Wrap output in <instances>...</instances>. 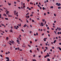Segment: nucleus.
I'll list each match as a JSON object with an SVG mask.
<instances>
[{
    "mask_svg": "<svg viewBox=\"0 0 61 61\" xmlns=\"http://www.w3.org/2000/svg\"><path fill=\"white\" fill-rule=\"evenodd\" d=\"M56 5H57L58 6H60L61 5V4H60V3H57L56 4Z\"/></svg>",
    "mask_w": 61,
    "mask_h": 61,
    "instance_id": "1",
    "label": "nucleus"
},
{
    "mask_svg": "<svg viewBox=\"0 0 61 61\" xmlns=\"http://www.w3.org/2000/svg\"><path fill=\"white\" fill-rule=\"evenodd\" d=\"M5 58L8 60L7 61H9V57H6Z\"/></svg>",
    "mask_w": 61,
    "mask_h": 61,
    "instance_id": "2",
    "label": "nucleus"
},
{
    "mask_svg": "<svg viewBox=\"0 0 61 61\" xmlns=\"http://www.w3.org/2000/svg\"><path fill=\"white\" fill-rule=\"evenodd\" d=\"M44 24L42 23H41L40 24V26H44Z\"/></svg>",
    "mask_w": 61,
    "mask_h": 61,
    "instance_id": "3",
    "label": "nucleus"
},
{
    "mask_svg": "<svg viewBox=\"0 0 61 61\" xmlns=\"http://www.w3.org/2000/svg\"><path fill=\"white\" fill-rule=\"evenodd\" d=\"M57 29H58V31H60L61 30V28H58L57 27Z\"/></svg>",
    "mask_w": 61,
    "mask_h": 61,
    "instance_id": "4",
    "label": "nucleus"
},
{
    "mask_svg": "<svg viewBox=\"0 0 61 61\" xmlns=\"http://www.w3.org/2000/svg\"><path fill=\"white\" fill-rule=\"evenodd\" d=\"M26 26H27V25L26 24H25L24 25L23 27H25Z\"/></svg>",
    "mask_w": 61,
    "mask_h": 61,
    "instance_id": "5",
    "label": "nucleus"
},
{
    "mask_svg": "<svg viewBox=\"0 0 61 61\" xmlns=\"http://www.w3.org/2000/svg\"><path fill=\"white\" fill-rule=\"evenodd\" d=\"M18 26H21V23L20 24V25L19 24H18Z\"/></svg>",
    "mask_w": 61,
    "mask_h": 61,
    "instance_id": "6",
    "label": "nucleus"
},
{
    "mask_svg": "<svg viewBox=\"0 0 61 61\" xmlns=\"http://www.w3.org/2000/svg\"><path fill=\"white\" fill-rule=\"evenodd\" d=\"M15 42H14V41H11V44H14Z\"/></svg>",
    "mask_w": 61,
    "mask_h": 61,
    "instance_id": "7",
    "label": "nucleus"
},
{
    "mask_svg": "<svg viewBox=\"0 0 61 61\" xmlns=\"http://www.w3.org/2000/svg\"><path fill=\"white\" fill-rule=\"evenodd\" d=\"M56 40H54L53 42L54 44H55V43L56 42Z\"/></svg>",
    "mask_w": 61,
    "mask_h": 61,
    "instance_id": "8",
    "label": "nucleus"
},
{
    "mask_svg": "<svg viewBox=\"0 0 61 61\" xmlns=\"http://www.w3.org/2000/svg\"><path fill=\"white\" fill-rule=\"evenodd\" d=\"M9 39V38H8V37H6V39L7 40V41Z\"/></svg>",
    "mask_w": 61,
    "mask_h": 61,
    "instance_id": "9",
    "label": "nucleus"
},
{
    "mask_svg": "<svg viewBox=\"0 0 61 61\" xmlns=\"http://www.w3.org/2000/svg\"><path fill=\"white\" fill-rule=\"evenodd\" d=\"M5 20H8V19L7 18H5Z\"/></svg>",
    "mask_w": 61,
    "mask_h": 61,
    "instance_id": "10",
    "label": "nucleus"
},
{
    "mask_svg": "<svg viewBox=\"0 0 61 61\" xmlns=\"http://www.w3.org/2000/svg\"><path fill=\"white\" fill-rule=\"evenodd\" d=\"M50 60L49 58H47V61H50Z\"/></svg>",
    "mask_w": 61,
    "mask_h": 61,
    "instance_id": "11",
    "label": "nucleus"
},
{
    "mask_svg": "<svg viewBox=\"0 0 61 61\" xmlns=\"http://www.w3.org/2000/svg\"><path fill=\"white\" fill-rule=\"evenodd\" d=\"M58 48H59V50H60V51H61V48H60V47H58Z\"/></svg>",
    "mask_w": 61,
    "mask_h": 61,
    "instance_id": "12",
    "label": "nucleus"
},
{
    "mask_svg": "<svg viewBox=\"0 0 61 61\" xmlns=\"http://www.w3.org/2000/svg\"><path fill=\"white\" fill-rule=\"evenodd\" d=\"M46 56L47 57H48V56L49 57V56H50V55H46Z\"/></svg>",
    "mask_w": 61,
    "mask_h": 61,
    "instance_id": "13",
    "label": "nucleus"
},
{
    "mask_svg": "<svg viewBox=\"0 0 61 61\" xmlns=\"http://www.w3.org/2000/svg\"><path fill=\"white\" fill-rule=\"evenodd\" d=\"M42 22H44L45 21V20H43V19H42Z\"/></svg>",
    "mask_w": 61,
    "mask_h": 61,
    "instance_id": "14",
    "label": "nucleus"
},
{
    "mask_svg": "<svg viewBox=\"0 0 61 61\" xmlns=\"http://www.w3.org/2000/svg\"><path fill=\"white\" fill-rule=\"evenodd\" d=\"M32 61H36V59H33L32 60Z\"/></svg>",
    "mask_w": 61,
    "mask_h": 61,
    "instance_id": "15",
    "label": "nucleus"
},
{
    "mask_svg": "<svg viewBox=\"0 0 61 61\" xmlns=\"http://www.w3.org/2000/svg\"><path fill=\"white\" fill-rule=\"evenodd\" d=\"M50 8L51 9V8H53V6H51L50 7Z\"/></svg>",
    "mask_w": 61,
    "mask_h": 61,
    "instance_id": "16",
    "label": "nucleus"
},
{
    "mask_svg": "<svg viewBox=\"0 0 61 61\" xmlns=\"http://www.w3.org/2000/svg\"><path fill=\"white\" fill-rule=\"evenodd\" d=\"M36 36H38V33H36Z\"/></svg>",
    "mask_w": 61,
    "mask_h": 61,
    "instance_id": "17",
    "label": "nucleus"
},
{
    "mask_svg": "<svg viewBox=\"0 0 61 61\" xmlns=\"http://www.w3.org/2000/svg\"><path fill=\"white\" fill-rule=\"evenodd\" d=\"M10 50H12V48L11 47V46L10 47Z\"/></svg>",
    "mask_w": 61,
    "mask_h": 61,
    "instance_id": "18",
    "label": "nucleus"
},
{
    "mask_svg": "<svg viewBox=\"0 0 61 61\" xmlns=\"http://www.w3.org/2000/svg\"><path fill=\"white\" fill-rule=\"evenodd\" d=\"M58 9H61V7L60 6H59L58 7Z\"/></svg>",
    "mask_w": 61,
    "mask_h": 61,
    "instance_id": "19",
    "label": "nucleus"
},
{
    "mask_svg": "<svg viewBox=\"0 0 61 61\" xmlns=\"http://www.w3.org/2000/svg\"><path fill=\"white\" fill-rule=\"evenodd\" d=\"M30 5H33V3H32V2H31L30 3Z\"/></svg>",
    "mask_w": 61,
    "mask_h": 61,
    "instance_id": "20",
    "label": "nucleus"
},
{
    "mask_svg": "<svg viewBox=\"0 0 61 61\" xmlns=\"http://www.w3.org/2000/svg\"><path fill=\"white\" fill-rule=\"evenodd\" d=\"M32 32V31H30V34H31Z\"/></svg>",
    "mask_w": 61,
    "mask_h": 61,
    "instance_id": "21",
    "label": "nucleus"
},
{
    "mask_svg": "<svg viewBox=\"0 0 61 61\" xmlns=\"http://www.w3.org/2000/svg\"><path fill=\"white\" fill-rule=\"evenodd\" d=\"M22 46L23 47H25V46H24L23 45H22Z\"/></svg>",
    "mask_w": 61,
    "mask_h": 61,
    "instance_id": "22",
    "label": "nucleus"
},
{
    "mask_svg": "<svg viewBox=\"0 0 61 61\" xmlns=\"http://www.w3.org/2000/svg\"><path fill=\"white\" fill-rule=\"evenodd\" d=\"M44 41H46V40L45 38L44 39Z\"/></svg>",
    "mask_w": 61,
    "mask_h": 61,
    "instance_id": "23",
    "label": "nucleus"
},
{
    "mask_svg": "<svg viewBox=\"0 0 61 61\" xmlns=\"http://www.w3.org/2000/svg\"><path fill=\"white\" fill-rule=\"evenodd\" d=\"M42 9H43V10H45V8H44V7H43L42 8Z\"/></svg>",
    "mask_w": 61,
    "mask_h": 61,
    "instance_id": "24",
    "label": "nucleus"
},
{
    "mask_svg": "<svg viewBox=\"0 0 61 61\" xmlns=\"http://www.w3.org/2000/svg\"><path fill=\"white\" fill-rule=\"evenodd\" d=\"M8 16H9V17H12V16L11 15H8Z\"/></svg>",
    "mask_w": 61,
    "mask_h": 61,
    "instance_id": "25",
    "label": "nucleus"
},
{
    "mask_svg": "<svg viewBox=\"0 0 61 61\" xmlns=\"http://www.w3.org/2000/svg\"><path fill=\"white\" fill-rule=\"evenodd\" d=\"M45 48L46 50H47V49H48V48L47 47H46Z\"/></svg>",
    "mask_w": 61,
    "mask_h": 61,
    "instance_id": "26",
    "label": "nucleus"
},
{
    "mask_svg": "<svg viewBox=\"0 0 61 61\" xmlns=\"http://www.w3.org/2000/svg\"><path fill=\"white\" fill-rule=\"evenodd\" d=\"M16 41H17V43L18 42H19V41L18 40H16Z\"/></svg>",
    "mask_w": 61,
    "mask_h": 61,
    "instance_id": "27",
    "label": "nucleus"
},
{
    "mask_svg": "<svg viewBox=\"0 0 61 61\" xmlns=\"http://www.w3.org/2000/svg\"><path fill=\"white\" fill-rule=\"evenodd\" d=\"M32 22H35V20H32Z\"/></svg>",
    "mask_w": 61,
    "mask_h": 61,
    "instance_id": "28",
    "label": "nucleus"
},
{
    "mask_svg": "<svg viewBox=\"0 0 61 61\" xmlns=\"http://www.w3.org/2000/svg\"><path fill=\"white\" fill-rule=\"evenodd\" d=\"M44 15L45 16V15H46V13H44Z\"/></svg>",
    "mask_w": 61,
    "mask_h": 61,
    "instance_id": "29",
    "label": "nucleus"
},
{
    "mask_svg": "<svg viewBox=\"0 0 61 61\" xmlns=\"http://www.w3.org/2000/svg\"><path fill=\"white\" fill-rule=\"evenodd\" d=\"M30 53H32V50H30Z\"/></svg>",
    "mask_w": 61,
    "mask_h": 61,
    "instance_id": "30",
    "label": "nucleus"
},
{
    "mask_svg": "<svg viewBox=\"0 0 61 61\" xmlns=\"http://www.w3.org/2000/svg\"><path fill=\"white\" fill-rule=\"evenodd\" d=\"M36 57V55H34L33 56V57Z\"/></svg>",
    "mask_w": 61,
    "mask_h": 61,
    "instance_id": "31",
    "label": "nucleus"
},
{
    "mask_svg": "<svg viewBox=\"0 0 61 61\" xmlns=\"http://www.w3.org/2000/svg\"><path fill=\"white\" fill-rule=\"evenodd\" d=\"M47 28L48 30H49V27H48Z\"/></svg>",
    "mask_w": 61,
    "mask_h": 61,
    "instance_id": "32",
    "label": "nucleus"
},
{
    "mask_svg": "<svg viewBox=\"0 0 61 61\" xmlns=\"http://www.w3.org/2000/svg\"><path fill=\"white\" fill-rule=\"evenodd\" d=\"M17 49L18 50H20V49H19V47H18Z\"/></svg>",
    "mask_w": 61,
    "mask_h": 61,
    "instance_id": "33",
    "label": "nucleus"
},
{
    "mask_svg": "<svg viewBox=\"0 0 61 61\" xmlns=\"http://www.w3.org/2000/svg\"><path fill=\"white\" fill-rule=\"evenodd\" d=\"M14 4H15H15H16V2H14Z\"/></svg>",
    "mask_w": 61,
    "mask_h": 61,
    "instance_id": "34",
    "label": "nucleus"
},
{
    "mask_svg": "<svg viewBox=\"0 0 61 61\" xmlns=\"http://www.w3.org/2000/svg\"><path fill=\"white\" fill-rule=\"evenodd\" d=\"M59 34H60V32H57V34H58V35H59Z\"/></svg>",
    "mask_w": 61,
    "mask_h": 61,
    "instance_id": "35",
    "label": "nucleus"
},
{
    "mask_svg": "<svg viewBox=\"0 0 61 61\" xmlns=\"http://www.w3.org/2000/svg\"><path fill=\"white\" fill-rule=\"evenodd\" d=\"M35 42H37V39H35Z\"/></svg>",
    "mask_w": 61,
    "mask_h": 61,
    "instance_id": "36",
    "label": "nucleus"
},
{
    "mask_svg": "<svg viewBox=\"0 0 61 61\" xmlns=\"http://www.w3.org/2000/svg\"><path fill=\"white\" fill-rule=\"evenodd\" d=\"M0 56H1V57H3V56L2 55H0Z\"/></svg>",
    "mask_w": 61,
    "mask_h": 61,
    "instance_id": "37",
    "label": "nucleus"
},
{
    "mask_svg": "<svg viewBox=\"0 0 61 61\" xmlns=\"http://www.w3.org/2000/svg\"><path fill=\"white\" fill-rule=\"evenodd\" d=\"M23 2H21V5H23Z\"/></svg>",
    "mask_w": 61,
    "mask_h": 61,
    "instance_id": "38",
    "label": "nucleus"
},
{
    "mask_svg": "<svg viewBox=\"0 0 61 61\" xmlns=\"http://www.w3.org/2000/svg\"><path fill=\"white\" fill-rule=\"evenodd\" d=\"M16 12V11L15 10V11H14V13H15Z\"/></svg>",
    "mask_w": 61,
    "mask_h": 61,
    "instance_id": "39",
    "label": "nucleus"
},
{
    "mask_svg": "<svg viewBox=\"0 0 61 61\" xmlns=\"http://www.w3.org/2000/svg\"><path fill=\"white\" fill-rule=\"evenodd\" d=\"M54 15L55 16H56V14H54Z\"/></svg>",
    "mask_w": 61,
    "mask_h": 61,
    "instance_id": "40",
    "label": "nucleus"
},
{
    "mask_svg": "<svg viewBox=\"0 0 61 61\" xmlns=\"http://www.w3.org/2000/svg\"><path fill=\"white\" fill-rule=\"evenodd\" d=\"M17 2H20V0H17Z\"/></svg>",
    "mask_w": 61,
    "mask_h": 61,
    "instance_id": "41",
    "label": "nucleus"
},
{
    "mask_svg": "<svg viewBox=\"0 0 61 61\" xmlns=\"http://www.w3.org/2000/svg\"><path fill=\"white\" fill-rule=\"evenodd\" d=\"M37 50H38V51H39V50H38V48H37Z\"/></svg>",
    "mask_w": 61,
    "mask_h": 61,
    "instance_id": "42",
    "label": "nucleus"
},
{
    "mask_svg": "<svg viewBox=\"0 0 61 61\" xmlns=\"http://www.w3.org/2000/svg\"><path fill=\"white\" fill-rule=\"evenodd\" d=\"M5 32H6V33H7L8 32L7 31V30H5Z\"/></svg>",
    "mask_w": 61,
    "mask_h": 61,
    "instance_id": "43",
    "label": "nucleus"
},
{
    "mask_svg": "<svg viewBox=\"0 0 61 61\" xmlns=\"http://www.w3.org/2000/svg\"><path fill=\"white\" fill-rule=\"evenodd\" d=\"M46 49H45L44 51V52H46Z\"/></svg>",
    "mask_w": 61,
    "mask_h": 61,
    "instance_id": "44",
    "label": "nucleus"
},
{
    "mask_svg": "<svg viewBox=\"0 0 61 61\" xmlns=\"http://www.w3.org/2000/svg\"><path fill=\"white\" fill-rule=\"evenodd\" d=\"M40 9H41V10H42V7H40Z\"/></svg>",
    "mask_w": 61,
    "mask_h": 61,
    "instance_id": "45",
    "label": "nucleus"
},
{
    "mask_svg": "<svg viewBox=\"0 0 61 61\" xmlns=\"http://www.w3.org/2000/svg\"><path fill=\"white\" fill-rule=\"evenodd\" d=\"M34 11H33L32 12H31V14H34Z\"/></svg>",
    "mask_w": 61,
    "mask_h": 61,
    "instance_id": "46",
    "label": "nucleus"
},
{
    "mask_svg": "<svg viewBox=\"0 0 61 61\" xmlns=\"http://www.w3.org/2000/svg\"><path fill=\"white\" fill-rule=\"evenodd\" d=\"M48 36H49V37H50V34H48Z\"/></svg>",
    "mask_w": 61,
    "mask_h": 61,
    "instance_id": "47",
    "label": "nucleus"
},
{
    "mask_svg": "<svg viewBox=\"0 0 61 61\" xmlns=\"http://www.w3.org/2000/svg\"><path fill=\"white\" fill-rule=\"evenodd\" d=\"M47 57V56H44L45 58H46Z\"/></svg>",
    "mask_w": 61,
    "mask_h": 61,
    "instance_id": "48",
    "label": "nucleus"
},
{
    "mask_svg": "<svg viewBox=\"0 0 61 61\" xmlns=\"http://www.w3.org/2000/svg\"><path fill=\"white\" fill-rule=\"evenodd\" d=\"M46 21L45 22V23L44 24V25H46Z\"/></svg>",
    "mask_w": 61,
    "mask_h": 61,
    "instance_id": "49",
    "label": "nucleus"
},
{
    "mask_svg": "<svg viewBox=\"0 0 61 61\" xmlns=\"http://www.w3.org/2000/svg\"><path fill=\"white\" fill-rule=\"evenodd\" d=\"M30 43L31 44H32V42L31 41H30Z\"/></svg>",
    "mask_w": 61,
    "mask_h": 61,
    "instance_id": "50",
    "label": "nucleus"
},
{
    "mask_svg": "<svg viewBox=\"0 0 61 61\" xmlns=\"http://www.w3.org/2000/svg\"><path fill=\"white\" fill-rule=\"evenodd\" d=\"M8 54H9V53H10V52L9 51H8Z\"/></svg>",
    "mask_w": 61,
    "mask_h": 61,
    "instance_id": "51",
    "label": "nucleus"
},
{
    "mask_svg": "<svg viewBox=\"0 0 61 61\" xmlns=\"http://www.w3.org/2000/svg\"><path fill=\"white\" fill-rule=\"evenodd\" d=\"M0 25H2L3 26H4V24H1Z\"/></svg>",
    "mask_w": 61,
    "mask_h": 61,
    "instance_id": "52",
    "label": "nucleus"
},
{
    "mask_svg": "<svg viewBox=\"0 0 61 61\" xmlns=\"http://www.w3.org/2000/svg\"><path fill=\"white\" fill-rule=\"evenodd\" d=\"M9 44L10 46H11V45H12V44H11V43H9Z\"/></svg>",
    "mask_w": 61,
    "mask_h": 61,
    "instance_id": "53",
    "label": "nucleus"
},
{
    "mask_svg": "<svg viewBox=\"0 0 61 61\" xmlns=\"http://www.w3.org/2000/svg\"><path fill=\"white\" fill-rule=\"evenodd\" d=\"M47 32L48 33H49V31H47Z\"/></svg>",
    "mask_w": 61,
    "mask_h": 61,
    "instance_id": "54",
    "label": "nucleus"
},
{
    "mask_svg": "<svg viewBox=\"0 0 61 61\" xmlns=\"http://www.w3.org/2000/svg\"><path fill=\"white\" fill-rule=\"evenodd\" d=\"M6 15H9V14H8V13H6Z\"/></svg>",
    "mask_w": 61,
    "mask_h": 61,
    "instance_id": "55",
    "label": "nucleus"
},
{
    "mask_svg": "<svg viewBox=\"0 0 61 61\" xmlns=\"http://www.w3.org/2000/svg\"><path fill=\"white\" fill-rule=\"evenodd\" d=\"M30 21H32V19H31V18H30Z\"/></svg>",
    "mask_w": 61,
    "mask_h": 61,
    "instance_id": "56",
    "label": "nucleus"
},
{
    "mask_svg": "<svg viewBox=\"0 0 61 61\" xmlns=\"http://www.w3.org/2000/svg\"><path fill=\"white\" fill-rule=\"evenodd\" d=\"M52 49H54V48H54V47H52Z\"/></svg>",
    "mask_w": 61,
    "mask_h": 61,
    "instance_id": "57",
    "label": "nucleus"
},
{
    "mask_svg": "<svg viewBox=\"0 0 61 61\" xmlns=\"http://www.w3.org/2000/svg\"><path fill=\"white\" fill-rule=\"evenodd\" d=\"M8 5H11V3H9V4H8Z\"/></svg>",
    "mask_w": 61,
    "mask_h": 61,
    "instance_id": "58",
    "label": "nucleus"
},
{
    "mask_svg": "<svg viewBox=\"0 0 61 61\" xmlns=\"http://www.w3.org/2000/svg\"><path fill=\"white\" fill-rule=\"evenodd\" d=\"M7 13H9V11H7Z\"/></svg>",
    "mask_w": 61,
    "mask_h": 61,
    "instance_id": "59",
    "label": "nucleus"
},
{
    "mask_svg": "<svg viewBox=\"0 0 61 61\" xmlns=\"http://www.w3.org/2000/svg\"><path fill=\"white\" fill-rule=\"evenodd\" d=\"M59 45H61V43H59Z\"/></svg>",
    "mask_w": 61,
    "mask_h": 61,
    "instance_id": "60",
    "label": "nucleus"
},
{
    "mask_svg": "<svg viewBox=\"0 0 61 61\" xmlns=\"http://www.w3.org/2000/svg\"><path fill=\"white\" fill-rule=\"evenodd\" d=\"M21 30L23 32H24V30Z\"/></svg>",
    "mask_w": 61,
    "mask_h": 61,
    "instance_id": "61",
    "label": "nucleus"
},
{
    "mask_svg": "<svg viewBox=\"0 0 61 61\" xmlns=\"http://www.w3.org/2000/svg\"><path fill=\"white\" fill-rule=\"evenodd\" d=\"M29 13H27L26 15H29Z\"/></svg>",
    "mask_w": 61,
    "mask_h": 61,
    "instance_id": "62",
    "label": "nucleus"
},
{
    "mask_svg": "<svg viewBox=\"0 0 61 61\" xmlns=\"http://www.w3.org/2000/svg\"><path fill=\"white\" fill-rule=\"evenodd\" d=\"M4 15H5V16H6V14H4Z\"/></svg>",
    "mask_w": 61,
    "mask_h": 61,
    "instance_id": "63",
    "label": "nucleus"
},
{
    "mask_svg": "<svg viewBox=\"0 0 61 61\" xmlns=\"http://www.w3.org/2000/svg\"><path fill=\"white\" fill-rule=\"evenodd\" d=\"M39 58L41 57V56L40 55V56H38Z\"/></svg>",
    "mask_w": 61,
    "mask_h": 61,
    "instance_id": "64",
    "label": "nucleus"
}]
</instances>
